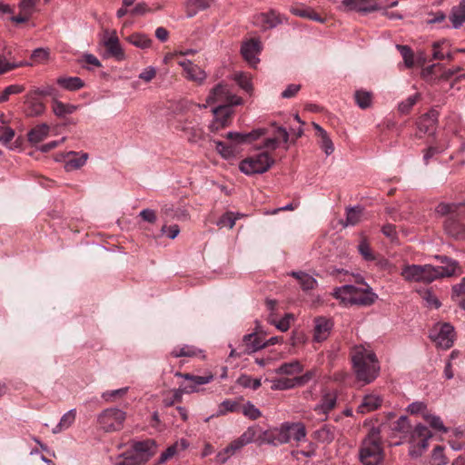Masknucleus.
I'll return each instance as SVG.
<instances>
[{
    "mask_svg": "<svg viewBox=\"0 0 465 465\" xmlns=\"http://www.w3.org/2000/svg\"><path fill=\"white\" fill-rule=\"evenodd\" d=\"M392 432L400 434V437L411 443L409 455L412 458L420 457L428 448V441L432 437L430 430L422 424H418L411 429L407 416H401L391 425Z\"/></svg>",
    "mask_w": 465,
    "mask_h": 465,
    "instance_id": "f257e3e1",
    "label": "nucleus"
},
{
    "mask_svg": "<svg viewBox=\"0 0 465 465\" xmlns=\"http://www.w3.org/2000/svg\"><path fill=\"white\" fill-rule=\"evenodd\" d=\"M351 361L356 378L364 384L372 382L379 375L380 365L376 354L363 346H355Z\"/></svg>",
    "mask_w": 465,
    "mask_h": 465,
    "instance_id": "f03ea898",
    "label": "nucleus"
},
{
    "mask_svg": "<svg viewBox=\"0 0 465 465\" xmlns=\"http://www.w3.org/2000/svg\"><path fill=\"white\" fill-rule=\"evenodd\" d=\"M333 296L345 306L358 305L368 307L378 299V295L366 282L361 286L345 284L334 289Z\"/></svg>",
    "mask_w": 465,
    "mask_h": 465,
    "instance_id": "7ed1b4c3",
    "label": "nucleus"
},
{
    "mask_svg": "<svg viewBox=\"0 0 465 465\" xmlns=\"http://www.w3.org/2000/svg\"><path fill=\"white\" fill-rule=\"evenodd\" d=\"M266 133L264 128L254 129L249 133L228 132L223 135L230 141L228 144L221 141L213 142L219 154L224 159H230L234 157L242 145L252 143Z\"/></svg>",
    "mask_w": 465,
    "mask_h": 465,
    "instance_id": "20e7f679",
    "label": "nucleus"
},
{
    "mask_svg": "<svg viewBox=\"0 0 465 465\" xmlns=\"http://www.w3.org/2000/svg\"><path fill=\"white\" fill-rule=\"evenodd\" d=\"M464 203H440L436 207V213L440 215H446L444 221V231L448 235L454 239H465V224L460 221L461 215L460 208Z\"/></svg>",
    "mask_w": 465,
    "mask_h": 465,
    "instance_id": "39448f33",
    "label": "nucleus"
},
{
    "mask_svg": "<svg viewBox=\"0 0 465 465\" xmlns=\"http://www.w3.org/2000/svg\"><path fill=\"white\" fill-rule=\"evenodd\" d=\"M359 460L362 465H381L383 462L384 450L379 430L372 429L361 440Z\"/></svg>",
    "mask_w": 465,
    "mask_h": 465,
    "instance_id": "423d86ee",
    "label": "nucleus"
},
{
    "mask_svg": "<svg viewBox=\"0 0 465 465\" xmlns=\"http://www.w3.org/2000/svg\"><path fill=\"white\" fill-rule=\"evenodd\" d=\"M274 163V159L268 153L262 152L242 160L239 169L246 175L267 172Z\"/></svg>",
    "mask_w": 465,
    "mask_h": 465,
    "instance_id": "0eeeda50",
    "label": "nucleus"
},
{
    "mask_svg": "<svg viewBox=\"0 0 465 465\" xmlns=\"http://www.w3.org/2000/svg\"><path fill=\"white\" fill-rule=\"evenodd\" d=\"M401 276L409 282H420L430 283L441 278L440 272L436 271L433 265H417L411 264L405 266L401 271Z\"/></svg>",
    "mask_w": 465,
    "mask_h": 465,
    "instance_id": "6e6552de",
    "label": "nucleus"
},
{
    "mask_svg": "<svg viewBox=\"0 0 465 465\" xmlns=\"http://www.w3.org/2000/svg\"><path fill=\"white\" fill-rule=\"evenodd\" d=\"M125 419V411L118 408H108L98 415L97 422L104 431L114 432L123 429Z\"/></svg>",
    "mask_w": 465,
    "mask_h": 465,
    "instance_id": "1a4fd4ad",
    "label": "nucleus"
},
{
    "mask_svg": "<svg viewBox=\"0 0 465 465\" xmlns=\"http://www.w3.org/2000/svg\"><path fill=\"white\" fill-rule=\"evenodd\" d=\"M430 339L442 349H449L454 341V328L450 323L434 327L430 334Z\"/></svg>",
    "mask_w": 465,
    "mask_h": 465,
    "instance_id": "9d476101",
    "label": "nucleus"
},
{
    "mask_svg": "<svg viewBox=\"0 0 465 465\" xmlns=\"http://www.w3.org/2000/svg\"><path fill=\"white\" fill-rule=\"evenodd\" d=\"M339 9L342 12L369 14L380 10L377 0H342Z\"/></svg>",
    "mask_w": 465,
    "mask_h": 465,
    "instance_id": "9b49d317",
    "label": "nucleus"
},
{
    "mask_svg": "<svg viewBox=\"0 0 465 465\" xmlns=\"http://www.w3.org/2000/svg\"><path fill=\"white\" fill-rule=\"evenodd\" d=\"M177 128L184 133L188 141L192 143H198L205 138L204 131L195 120H180Z\"/></svg>",
    "mask_w": 465,
    "mask_h": 465,
    "instance_id": "f8f14e48",
    "label": "nucleus"
},
{
    "mask_svg": "<svg viewBox=\"0 0 465 465\" xmlns=\"http://www.w3.org/2000/svg\"><path fill=\"white\" fill-rule=\"evenodd\" d=\"M206 101L208 104L228 102L230 104L239 105L242 100L235 94H229L226 85L219 84L212 89Z\"/></svg>",
    "mask_w": 465,
    "mask_h": 465,
    "instance_id": "ddd939ff",
    "label": "nucleus"
},
{
    "mask_svg": "<svg viewBox=\"0 0 465 465\" xmlns=\"http://www.w3.org/2000/svg\"><path fill=\"white\" fill-rule=\"evenodd\" d=\"M155 450L156 445L154 440H146L134 442L132 446V450L129 451L134 456V458H137L141 464H143L155 453Z\"/></svg>",
    "mask_w": 465,
    "mask_h": 465,
    "instance_id": "4468645a",
    "label": "nucleus"
},
{
    "mask_svg": "<svg viewBox=\"0 0 465 465\" xmlns=\"http://www.w3.org/2000/svg\"><path fill=\"white\" fill-rule=\"evenodd\" d=\"M279 430L288 437V443L291 442L292 440L296 442L304 441L306 440V428L302 422H283L279 427Z\"/></svg>",
    "mask_w": 465,
    "mask_h": 465,
    "instance_id": "2eb2a0df",
    "label": "nucleus"
},
{
    "mask_svg": "<svg viewBox=\"0 0 465 465\" xmlns=\"http://www.w3.org/2000/svg\"><path fill=\"white\" fill-rule=\"evenodd\" d=\"M262 46L259 40L251 39L242 44L241 53L244 60L252 67H256L259 64L260 59L258 54L261 53Z\"/></svg>",
    "mask_w": 465,
    "mask_h": 465,
    "instance_id": "dca6fc26",
    "label": "nucleus"
},
{
    "mask_svg": "<svg viewBox=\"0 0 465 465\" xmlns=\"http://www.w3.org/2000/svg\"><path fill=\"white\" fill-rule=\"evenodd\" d=\"M439 114L436 109H431L421 115L417 123L419 131L423 134H428L429 135H433L436 131Z\"/></svg>",
    "mask_w": 465,
    "mask_h": 465,
    "instance_id": "f3484780",
    "label": "nucleus"
},
{
    "mask_svg": "<svg viewBox=\"0 0 465 465\" xmlns=\"http://www.w3.org/2000/svg\"><path fill=\"white\" fill-rule=\"evenodd\" d=\"M333 328V322L326 317H317L314 320L313 340L317 342L325 341Z\"/></svg>",
    "mask_w": 465,
    "mask_h": 465,
    "instance_id": "a211bd4d",
    "label": "nucleus"
},
{
    "mask_svg": "<svg viewBox=\"0 0 465 465\" xmlns=\"http://www.w3.org/2000/svg\"><path fill=\"white\" fill-rule=\"evenodd\" d=\"M264 347H266V344L256 334H246L239 345L238 354H252Z\"/></svg>",
    "mask_w": 465,
    "mask_h": 465,
    "instance_id": "6ab92c4d",
    "label": "nucleus"
},
{
    "mask_svg": "<svg viewBox=\"0 0 465 465\" xmlns=\"http://www.w3.org/2000/svg\"><path fill=\"white\" fill-rule=\"evenodd\" d=\"M178 64L183 67L185 73V77L188 80L193 81L199 84L203 83L206 78V74L203 69H201V67L194 64L190 60L179 61Z\"/></svg>",
    "mask_w": 465,
    "mask_h": 465,
    "instance_id": "aec40b11",
    "label": "nucleus"
},
{
    "mask_svg": "<svg viewBox=\"0 0 465 465\" xmlns=\"http://www.w3.org/2000/svg\"><path fill=\"white\" fill-rule=\"evenodd\" d=\"M45 111V104L33 93L26 96L25 101V114L29 117H36Z\"/></svg>",
    "mask_w": 465,
    "mask_h": 465,
    "instance_id": "412c9836",
    "label": "nucleus"
},
{
    "mask_svg": "<svg viewBox=\"0 0 465 465\" xmlns=\"http://www.w3.org/2000/svg\"><path fill=\"white\" fill-rule=\"evenodd\" d=\"M449 20L454 29H460L465 24V0H460L450 8Z\"/></svg>",
    "mask_w": 465,
    "mask_h": 465,
    "instance_id": "4be33fe9",
    "label": "nucleus"
},
{
    "mask_svg": "<svg viewBox=\"0 0 465 465\" xmlns=\"http://www.w3.org/2000/svg\"><path fill=\"white\" fill-rule=\"evenodd\" d=\"M441 265L434 266L436 271L440 272V277H450L456 274L457 270L459 269V263L457 261L449 258L445 255H439L436 257Z\"/></svg>",
    "mask_w": 465,
    "mask_h": 465,
    "instance_id": "5701e85b",
    "label": "nucleus"
},
{
    "mask_svg": "<svg viewBox=\"0 0 465 465\" xmlns=\"http://www.w3.org/2000/svg\"><path fill=\"white\" fill-rule=\"evenodd\" d=\"M104 44L109 56L114 57L117 61L124 60V52L120 45L118 37L115 35H110L106 38Z\"/></svg>",
    "mask_w": 465,
    "mask_h": 465,
    "instance_id": "b1692460",
    "label": "nucleus"
},
{
    "mask_svg": "<svg viewBox=\"0 0 465 465\" xmlns=\"http://www.w3.org/2000/svg\"><path fill=\"white\" fill-rule=\"evenodd\" d=\"M175 375L183 377V379L188 381V383L183 384V386L192 387V389H193V392L198 391L197 386L207 384V383L211 382L213 379V375L197 376V375H193L190 373H181V372H177Z\"/></svg>",
    "mask_w": 465,
    "mask_h": 465,
    "instance_id": "393cba45",
    "label": "nucleus"
},
{
    "mask_svg": "<svg viewBox=\"0 0 465 465\" xmlns=\"http://www.w3.org/2000/svg\"><path fill=\"white\" fill-rule=\"evenodd\" d=\"M67 156H72V158L66 160L64 165L65 170L68 172L81 168L85 164L88 159V154L86 153H82L79 155L78 153L74 151L68 152Z\"/></svg>",
    "mask_w": 465,
    "mask_h": 465,
    "instance_id": "a878e982",
    "label": "nucleus"
},
{
    "mask_svg": "<svg viewBox=\"0 0 465 465\" xmlns=\"http://www.w3.org/2000/svg\"><path fill=\"white\" fill-rule=\"evenodd\" d=\"M382 400L376 394H368L363 397L361 403L358 407V411L367 413L378 409Z\"/></svg>",
    "mask_w": 465,
    "mask_h": 465,
    "instance_id": "bb28decb",
    "label": "nucleus"
},
{
    "mask_svg": "<svg viewBox=\"0 0 465 465\" xmlns=\"http://www.w3.org/2000/svg\"><path fill=\"white\" fill-rule=\"evenodd\" d=\"M263 435L264 438L262 441L268 444L279 446L288 443V437L285 435V433L281 432L279 428H276L269 431H264Z\"/></svg>",
    "mask_w": 465,
    "mask_h": 465,
    "instance_id": "cd10ccee",
    "label": "nucleus"
},
{
    "mask_svg": "<svg viewBox=\"0 0 465 465\" xmlns=\"http://www.w3.org/2000/svg\"><path fill=\"white\" fill-rule=\"evenodd\" d=\"M312 437L322 443H331L335 438V428L330 425H323L312 433Z\"/></svg>",
    "mask_w": 465,
    "mask_h": 465,
    "instance_id": "c85d7f7f",
    "label": "nucleus"
},
{
    "mask_svg": "<svg viewBox=\"0 0 465 465\" xmlns=\"http://www.w3.org/2000/svg\"><path fill=\"white\" fill-rule=\"evenodd\" d=\"M337 396L335 392H326L323 394L321 403L315 407V411L319 413H328L336 405Z\"/></svg>",
    "mask_w": 465,
    "mask_h": 465,
    "instance_id": "c756f323",
    "label": "nucleus"
},
{
    "mask_svg": "<svg viewBox=\"0 0 465 465\" xmlns=\"http://www.w3.org/2000/svg\"><path fill=\"white\" fill-rule=\"evenodd\" d=\"M76 417V410L72 409L68 411L66 413H64L62 418L60 419V421L58 424L53 429V433L57 434L62 432L63 430H67L72 426V424L74 422Z\"/></svg>",
    "mask_w": 465,
    "mask_h": 465,
    "instance_id": "7c9ffc66",
    "label": "nucleus"
},
{
    "mask_svg": "<svg viewBox=\"0 0 465 465\" xmlns=\"http://www.w3.org/2000/svg\"><path fill=\"white\" fill-rule=\"evenodd\" d=\"M58 85L69 91H76L84 87V81L80 77H59L56 80Z\"/></svg>",
    "mask_w": 465,
    "mask_h": 465,
    "instance_id": "2f4dec72",
    "label": "nucleus"
},
{
    "mask_svg": "<svg viewBox=\"0 0 465 465\" xmlns=\"http://www.w3.org/2000/svg\"><path fill=\"white\" fill-rule=\"evenodd\" d=\"M49 133V126L46 124L36 125L28 133V141L32 143H38L45 139Z\"/></svg>",
    "mask_w": 465,
    "mask_h": 465,
    "instance_id": "473e14b6",
    "label": "nucleus"
},
{
    "mask_svg": "<svg viewBox=\"0 0 465 465\" xmlns=\"http://www.w3.org/2000/svg\"><path fill=\"white\" fill-rule=\"evenodd\" d=\"M243 448V445L235 439L226 448L217 454V460L221 463H225L228 459Z\"/></svg>",
    "mask_w": 465,
    "mask_h": 465,
    "instance_id": "72a5a7b5",
    "label": "nucleus"
},
{
    "mask_svg": "<svg viewBox=\"0 0 465 465\" xmlns=\"http://www.w3.org/2000/svg\"><path fill=\"white\" fill-rule=\"evenodd\" d=\"M291 275L298 280L302 289L304 291L312 290L317 285V281L306 272H292Z\"/></svg>",
    "mask_w": 465,
    "mask_h": 465,
    "instance_id": "f704fd0d",
    "label": "nucleus"
},
{
    "mask_svg": "<svg viewBox=\"0 0 465 465\" xmlns=\"http://www.w3.org/2000/svg\"><path fill=\"white\" fill-rule=\"evenodd\" d=\"M52 109L54 114L57 117H64L66 114H72L73 113H74L77 109V106L74 104H64L60 102L58 99H54L52 104Z\"/></svg>",
    "mask_w": 465,
    "mask_h": 465,
    "instance_id": "c9c22d12",
    "label": "nucleus"
},
{
    "mask_svg": "<svg viewBox=\"0 0 465 465\" xmlns=\"http://www.w3.org/2000/svg\"><path fill=\"white\" fill-rule=\"evenodd\" d=\"M303 367L302 363L295 360L290 362L282 363L279 368L276 369L275 372L278 374L294 375L302 372Z\"/></svg>",
    "mask_w": 465,
    "mask_h": 465,
    "instance_id": "e433bc0d",
    "label": "nucleus"
},
{
    "mask_svg": "<svg viewBox=\"0 0 465 465\" xmlns=\"http://www.w3.org/2000/svg\"><path fill=\"white\" fill-rule=\"evenodd\" d=\"M127 40L130 44L141 49L149 48L153 43L152 39L143 33H134L128 36Z\"/></svg>",
    "mask_w": 465,
    "mask_h": 465,
    "instance_id": "4c0bfd02",
    "label": "nucleus"
},
{
    "mask_svg": "<svg viewBox=\"0 0 465 465\" xmlns=\"http://www.w3.org/2000/svg\"><path fill=\"white\" fill-rule=\"evenodd\" d=\"M363 208L360 205L350 207L346 211V222L343 224L346 226H354L361 222Z\"/></svg>",
    "mask_w": 465,
    "mask_h": 465,
    "instance_id": "58836bf2",
    "label": "nucleus"
},
{
    "mask_svg": "<svg viewBox=\"0 0 465 465\" xmlns=\"http://www.w3.org/2000/svg\"><path fill=\"white\" fill-rule=\"evenodd\" d=\"M193 393V389L189 386H181L179 389L173 391V397L170 399L163 400V405L165 407H171L176 402H182L183 394Z\"/></svg>",
    "mask_w": 465,
    "mask_h": 465,
    "instance_id": "ea45409f",
    "label": "nucleus"
},
{
    "mask_svg": "<svg viewBox=\"0 0 465 465\" xmlns=\"http://www.w3.org/2000/svg\"><path fill=\"white\" fill-rule=\"evenodd\" d=\"M420 99V94L416 93L410 95L398 105V111L401 114H408L416 103Z\"/></svg>",
    "mask_w": 465,
    "mask_h": 465,
    "instance_id": "a19ab883",
    "label": "nucleus"
},
{
    "mask_svg": "<svg viewBox=\"0 0 465 465\" xmlns=\"http://www.w3.org/2000/svg\"><path fill=\"white\" fill-rule=\"evenodd\" d=\"M27 64L26 62L9 61L5 54H0V75Z\"/></svg>",
    "mask_w": 465,
    "mask_h": 465,
    "instance_id": "79ce46f5",
    "label": "nucleus"
},
{
    "mask_svg": "<svg viewBox=\"0 0 465 465\" xmlns=\"http://www.w3.org/2000/svg\"><path fill=\"white\" fill-rule=\"evenodd\" d=\"M129 391V387H124L117 390L106 391L102 393V399L106 402H114L118 399L123 398L126 395Z\"/></svg>",
    "mask_w": 465,
    "mask_h": 465,
    "instance_id": "37998d69",
    "label": "nucleus"
},
{
    "mask_svg": "<svg viewBox=\"0 0 465 465\" xmlns=\"http://www.w3.org/2000/svg\"><path fill=\"white\" fill-rule=\"evenodd\" d=\"M240 411L239 404L232 400H224L219 405V409L216 412V416H223L228 412H237Z\"/></svg>",
    "mask_w": 465,
    "mask_h": 465,
    "instance_id": "c03bdc74",
    "label": "nucleus"
},
{
    "mask_svg": "<svg viewBox=\"0 0 465 465\" xmlns=\"http://www.w3.org/2000/svg\"><path fill=\"white\" fill-rule=\"evenodd\" d=\"M423 418L432 429L444 433L448 432V428L444 426L441 419L439 416H435L428 412L423 414Z\"/></svg>",
    "mask_w": 465,
    "mask_h": 465,
    "instance_id": "a18cd8bd",
    "label": "nucleus"
},
{
    "mask_svg": "<svg viewBox=\"0 0 465 465\" xmlns=\"http://www.w3.org/2000/svg\"><path fill=\"white\" fill-rule=\"evenodd\" d=\"M396 47L400 51L403 60H404V64H405L406 67L411 68L414 65L415 61H414V54H413V52L411 49V47H409L408 45H397Z\"/></svg>",
    "mask_w": 465,
    "mask_h": 465,
    "instance_id": "49530a36",
    "label": "nucleus"
},
{
    "mask_svg": "<svg viewBox=\"0 0 465 465\" xmlns=\"http://www.w3.org/2000/svg\"><path fill=\"white\" fill-rule=\"evenodd\" d=\"M242 413L252 420H255L262 416V412L251 401H247L242 408Z\"/></svg>",
    "mask_w": 465,
    "mask_h": 465,
    "instance_id": "de8ad7c7",
    "label": "nucleus"
},
{
    "mask_svg": "<svg viewBox=\"0 0 465 465\" xmlns=\"http://www.w3.org/2000/svg\"><path fill=\"white\" fill-rule=\"evenodd\" d=\"M234 79L242 90H244L249 94L252 93L253 86L251 77L248 74L242 73L237 74H235Z\"/></svg>",
    "mask_w": 465,
    "mask_h": 465,
    "instance_id": "09e8293b",
    "label": "nucleus"
},
{
    "mask_svg": "<svg viewBox=\"0 0 465 465\" xmlns=\"http://www.w3.org/2000/svg\"><path fill=\"white\" fill-rule=\"evenodd\" d=\"M356 104L362 109L368 108L371 104V94L363 90L355 93Z\"/></svg>",
    "mask_w": 465,
    "mask_h": 465,
    "instance_id": "8fccbe9b",
    "label": "nucleus"
},
{
    "mask_svg": "<svg viewBox=\"0 0 465 465\" xmlns=\"http://www.w3.org/2000/svg\"><path fill=\"white\" fill-rule=\"evenodd\" d=\"M237 217H235L234 213L227 212L219 218L216 224L220 228L228 227L229 229H232L234 226Z\"/></svg>",
    "mask_w": 465,
    "mask_h": 465,
    "instance_id": "3c124183",
    "label": "nucleus"
},
{
    "mask_svg": "<svg viewBox=\"0 0 465 465\" xmlns=\"http://www.w3.org/2000/svg\"><path fill=\"white\" fill-rule=\"evenodd\" d=\"M295 386H296V384H295L294 378L293 379L281 378V379L272 381V389L282 391V390L292 389Z\"/></svg>",
    "mask_w": 465,
    "mask_h": 465,
    "instance_id": "603ef678",
    "label": "nucleus"
},
{
    "mask_svg": "<svg viewBox=\"0 0 465 465\" xmlns=\"http://www.w3.org/2000/svg\"><path fill=\"white\" fill-rule=\"evenodd\" d=\"M24 87L19 84H11L5 87L0 94V104L5 103L9 99L12 94H17L24 91Z\"/></svg>",
    "mask_w": 465,
    "mask_h": 465,
    "instance_id": "864d4df0",
    "label": "nucleus"
},
{
    "mask_svg": "<svg viewBox=\"0 0 465 465\" xmlns=\"http://www.w3.org/2000/svg\"><path fill=\"white\" fill-rule=\"evenodd\" d=\"M33 94L36 96H51L54 99H57L58 91L53 85H46L43 87L36 88L33 91Z\"/></svg>",
    "mask_w": 465,
    "mask_h": 465,
    "instance_id": "5fc2aeb1",
    "label": "nucleus"
},
{
    "mask_svg": "<svg viewBox=\"0 0 465 465\" xmlns=\"http://www.w3.org/2000/svg\"><path fill=\"white\" fill-rule=\"evenodd\" d=\"M443 447L438 445L433 449L431 462L432 465H445L448 460L443 452Z\"/></svg>",
    "mask_w": 465,
    "mask_h": 465,
    "instance_id": "6e6d98bb",
    "label": "nucleus"
},
{
    "mask_svg": "<svg viewBox=\"0 0 465 465\" xmlns=\"http://www.w3.org/2000/svg\"><path fill=\"white\" fill-rule=\"evenodd\" d=\"M238 384L244 388H251L252 390H257L261 386V380L252 379L248 375H242L238 379Z\"/></svg>",
    "mask_w": 465,
    "mask_h": 465,
    "instance_id": "4d7b16f0",
    "label": "nucleus"
},
{
    "mask_svg": "<svg viewBox=\"0 0 465 465\" xmlns=\"http://www.w3.org/2000/svg\"><path fill=\"white\" fill-rule=\"evenodd\" d=\"M257 427L251 426L237 440L244 446L252 442L256 436Z\"/></svg>",
    "mask_w": 465,
    "mask_h": 465,
    "instance_id": "13d9d810",
    "label": "nucleus"
},
{
    "mask_svg": "<svg viewBox=\"0 0 465 465\" xmlns=\"http://www.w3.org/2000/svg\"><path fill=\"white\" fill-rule=\"evenodd\" d=\"M114 465H141V463L138 461L137 458H134L128 450L118 457Z\"/></svg>",
    "mask_w": 465,
    "mask_h": 465,
    "instance_id": "bf43d9fd",
    "label": "nucleus"
},
{
    "mask_svg": "<svg viewBox=\"0 0 465 465\" xmlns=\"http://www.w3.org/2000/svg\"><path fill=\"white\" fill-rule=\"evenodd\" d=\"M172 355L175 358L179 357H192L196 355V349L193 346L184 345L181 348H175L172 351Z\"/></svg>",
    "mask_w": 465,
    "mask_h": 465,
    "instance_id": "052dcab7",
    "label": "nucleus"
},
{
    "mask_svg": "<svg viewBox=\"0 0 465 465\" xmlns=\"http://www.w3.org/2000/svg\"><path fill=\"white\" fill-rule=\"evenodd\" d=\"M319 138H320L319 143H320L321 148L322 150H324V152L327 155L331 154L334 151V146H333V143L331 140V138L329 137L327 132L322 134V135H320Z\"/></svg>",
    "mask_w": 465,
    "mask_h": 465,
    "instance_id": "680f3d73",
    "label": "nucleus"
},
{
    "mask_svg": "<svg viewBox=\"0 0 465 465\" xmlns=\"http://www.w3.org/2000/svg\"><path fill=\"white\" fill-rule=\"evenodd\" d=\"M359 252L366 261H373L375 257L372 253L371 248L366 240H361L358 245Z\"/></svg>",
    "mask_w": 465,
    "mask_h": 465,
    "instance_id": "e2e57ef3",
    "label": "nucleus"
},
{
    "mask_svg": "<svg viewBox=\"0 0 465 465\" xmlns=\"http://www.w3.org/2000/svg\"><path fill=\"white\" fill-rule=\"evenodd\" d=\"M228 116H223L222 118H214L213 122L209 124V130L211 133H217L220 130L223 129L228 124Z\"/></svg>",
    "mask_w": 465,
    "mask_h": 465,
    "instance_id": "0e129e2a",
    "label": "nucleus"
},
{
    "mask_svg": "<svg viewBox=\"0 0 465 465\" xmlns=\"http://www.w3.org/2000/svg\"><path fill=\"white\" fill-rule=\"evenodd\" d=\"M292 320H293V315L287 313L280 321H271V323L273 324L281 331H286L290 328Z\"/></svg>",
    "mask_w": 465,
    "mask_h": 465,
    "instance_id": "69168bd1",
    "label": "nucleus"
},
{
    "mask_svg": "<svg viewBox=\"0 0 465 465\" xmlns=\"http://www.w3.org/2000/svg\"><path fill=\"white\" fill-rule=\"evenodd\" d=\"M447 43L446 40L437 41L432 44V56L435 60H442L445 58V54L442 52V46Z\"/></svg>",
    "mask_w": 465,
    "mask_h": 465,
    "instance_id": "338daca9",
    "label": "nucleus"
},
{
    "mask_svg": "<svg viewBox=\"0 0 465 465\" xmlns=\"http://www.w3.org/2000/svg\"><path fill=\"white\" fill-rule=\"evenodd\" d=\"M407 411L411 413V414H419V413H421L422 415L424 413H428L427 411V406L424 402L422 401H415V402H412L411 403L408 408H407Z\"/></svg>",
    "mask_w": 465,
    "mask_h": 465,
    "instance_id": "774afa93",
    "label": "nucleus"
}]
</instances>
